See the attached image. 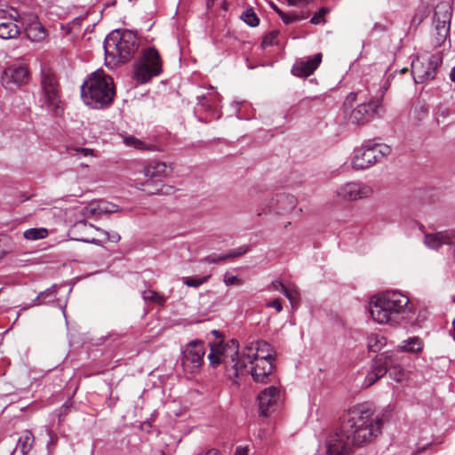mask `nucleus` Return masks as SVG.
<instances>
[{"instance_id":"36","label":"nucleus","mask_w":455,"mask_h":455,"mask_svg":"<svg viewBox=\"0 0 455 455\" xmlns=\"http://www.w3.org/2000/svg\"><path fill=\"white\" fill-rule=\"evenodd\" d=\"M210 278V275H205L200 278H194L189 276L182 277V282L188 287L197 288L202 284L205 283Z\"/></svg>"},{"instance_id":"8","label":"nucleus","mask_w":455,"mask_h":455,"mask_svg":"<svg viewBox=\"0 0 455 455\" xmlns=\"http://www.w3.org/2000/svg\"><path fill=\"white\" fill-rule=\"evenodd\" d=\"M39 103L42 108L56 114L60 108L59 83L56 76L49 71L44 70L41 75Z\"/></svg>"},{"instance_id":"3","label":"nucleus","mask_w":455,"mask_h":455,"mask_svg":"<svg viewBox=\"0 0 455 455\" xmlns=\"http://www.w3.org/2000/svg\"><path fill=\"white\" fill-rule=\"evenodd\" d=\"M409 298L396 291H388L373 297L370 302L369 312L378 323H397L410 311Z\"/></svg>"},{"instance_id":"20","label":"nucleus","mask_w":455,"mask_h":455,"mask_svg":"<svg viewBox=\"0 0 455 455\" xmlns=\"http://www.w3.org/2000/svg\"><path fill=\"white\" fill-rule=\"evenodd\" d=\"M275 206L273 204L270 208L277 214H289L297 205V199L294 196L289 194H280L275 198Z\"/></svg>"},{"instance_id":"47","label":"nucleus","mask_w":455,"mask_h":455,"mask_svg":"<svg viewBox=\"0 0 455 455\" xmlns=\"http://www.w3.org/2000/svg\"><path fill=\"white\" fill-rule=\"evenodd\" d=\"M249 449L246 446H238L235 449V455H248Z\"/></svg>"},{"instance_id":"12","label":"nucleus","mask_w":455,"mask_h":455,"mask_svg":"<svg viewBox=\"0 0 455 455\" xmlns=\"http://www.w3.org/2000/svg\"><path fill=\"white\" fill-rule=\"evenodd\" d=\"M388 88V82L387 81L379 93L372 97L369 102H363L359 105L351 112L350 121L355 124H363L367 123L371 117L378 115V109L380 108L381 100Z\"/></svg>"},{"instance_id":"39","label":"nucleus","mask_w":455,"mask_h":455,"mask_svg":"<svg viewBox=\"0 0 455 455\" xmlns=\"http://www.w3.org/2000/svg\"><path fill=\"white\" fill-rule=\"evenodd\" d=\"M223 281L226 283V285H228V286L235 285H235H242L243 284V281L237 275H230L228 273H227L224 275Z\"/></svg>"},{"instance_id":"18","label":"nucleus","mask_w":455,"mask_h":455,"mask_svg":"<svg viewBox=\"0 0 455 455\" xmlns=\"http://www.w3.org/2000/svg\"><path fill=\"white\" fill-rule=\"evenodd\" d=\"M388 353H383L376 356L372 361L371 369L365 377L363 386L369 387L387 372Z\"/></svg>"},{"instance_id":"57","label":"nucleus","mask_w":455,"mask_h":455,"mask_svg":"<svg viewBox=\"0 0 455 455\" xmlns=\"http://www.w3.org/2000/svg\"><path fill=\"white\" fill-rule=\"evenodd\" d=\"M452 326H453V332H452L451 335L453 337V339L455 340V319L452 322Z\"/></svg>"},{"instance_id":"53","label":"nucleus","mask_w":455,"mask_h":455,"mask_svg":"<svg viewBox=\"0 0 455 455\" xmlns=\"http://www.w3.org/2000/svg\"><path fill=\"white\" fill-rule=\"evenodd\" d=\"M198 455H219V452L215 449L208 450L207 451L202 452Z\"/></svg>"},{"instance_id":"37","label":"nucleus","mask_w":455,"mask_h":455,"mask_svg":"<svg viewBox=\"0 0 455 455\" xmlns=\"http://www.w3.org/2000/svg\"><path fill=\"white\" fill-rule=\"evenodd\" d=\"M223 260H226L225 254L218 255L216 253H213L204 257L200 261L208 264H216Z\"/></svg>"},{"instance_id":"35","label":"nucleus","mask_w":455,"mask_h":455,"mask_svg":"<svg viewBox=\"0 0 455 455\" xmlns=\"http://www.w3.org/2000/svg\"><path fill=\"white\" fill-rule=\"evenodd\" d=\"M385 344V340L383 337H379L377 335H371L368 338V348L371 352H379L383 345Z\"/></svg>"},{"instance_id":"13","label":"nucleus","mask_w":455,"mask_h":455,"mask_svg":"<svg viewBox=\"0 0 455 455\" xmlns=\"http://www.w3.org/2000/svg\"><path fill=\"white\" fill-rule=\"evenodd\" d=\"M240 355V351H238V343L235 340H231V345L225 346L221 351H218L213 347L211 348V353L208 355V359L210 363L216 367L220 363H223L226 368V373L229 379L232 380L234 384H238V381L235 380V375L232 374V364L230 363V360L234 359L236 362V358Z\"/></svg>"},{"instance_id":"5","label":"nucleus","mask_w":455,"mask_h":455,"mask_svg":"<svg viewBox=\"0 0 455 455\" xmlns=\"http://www.w3.org/2000/svg\"><path fill=\"white\" fill-rule=\"evenodd\" d=\"M106 60L114 64L129 60L139 47L136 36L131 31L115 30L107 36L104 41Z\"/></svg>"},{"instance_id":"48","label":"nucleus","mask_w":455,"mask_h":455,"mask_svg":"<svg viewBox=\"0 0 455 455\" xmlns=\"http://www.w3.org/2000/svg\"><path fill=\"white\" fill-rule=\"evenodd\" d=\"M357 96H358L357 92H350L346 98V103L351 104V103L355 102L356 100Z\"/></svg>"},{"instance_id":"14","label":"nucleus","mask_w":455,"mask_h":455,"mask_svg":"<svg viewBox=\"0 0 455 455\" xmlns=\"http://www.w3.org/2000/svg\"><path fill=\"white\" fill-rule=\"evenodd\" d=\"M29 80V71L24 65H13L4 69L1 75L2 85L10 91H13Z\"/></svg>"},{"instance_id":"2","label":"nucleus","mask_w":455,"mask_h":455,"mask_svg":"<svg viewBox=\"0 0 455 455\" xmlns=\"http://www.w3.org/2000/svg\"><path fill=\"white\" fill-rule=\"evenodd\" d=\"M274 350L265 340H255L248 343L241 351L236 362L231 359L232 374L235 380L240 377L251 375L258 383L270 381L273 375Z\"/></svg>"},{"instance_id":"26","label":"nucleus","mask_w":455,"mask_h":455,"mask_svg":"<svg viewBox=\"0 0 455 455\" xmlns=\"http://www.w3.org/2000/svg\"><path fill=\"white\" fill-rule=\"evenodd\" d=\"M275 10L277 12V13L279 14V17L282 19V20L283 21L284 24H291L293 22H296V21H299V20H305L308 17V15L304 12H284L283 11H281L280 9H278L277 7H274Z\"/></svg>"},{"instance_id":"41","label":"nucleus","mask_w":455,"mask_h":455,"mask_svg":"<svg viewBox=\"0 0 455 455\" xmlns=\"http://www.w3.org/2000/svg\"><path fill=\"white\" fill-rule=\"evenodd\" d=\"M75 228L76 229H82V228H95L97 230V232H99L100 235L103 237V232L105 230L101 229V228H95L93 225L92 224H88L86 221H79L77 222L76 225H75Z\"/></svg>"},{"instance_id":"56","label":"nucleus","mask_w":455,"mask_h":455,"mask_svg":"<svg viewBox=\"0 0 455 455\" xmlns=\"http://www.w3.org/2000/svg\"><path fill=\"white\" fill-rule=\"evenodd\" d=\"M215 1L216 0H206L207 6L210 7V6L213 5Z\"/></svg>"},{"instance_id":"29","label":"nucleus","mask_w":455,"mask_h":455,"mask_svg":"<svg viewBox=\"0 0 455 455\" xmlns=\"http://www.w3.org/2000/svg\"><path fill=\"white\" fill-rule=\"evenodd\" d=\"M142 298L145 302L159 306H164L166 302V298L163 294L149 289L142 292Z\"/></svg>"},{"instance_id":"61","label":"nucleus","mask_w":455,"mask_h":455,"mask_svg":"<svg viewBox=\"0 0 455 455\" xmlns=\"http://www.w3.org/2000/svg\"><path fill=\"white\" fill-rule=\"evenodd\" d=\"M453 301L455 302V298L453 299Z\"/></svg>"},{"instance_id":"31","label":"nucleus","mask_w":455,"mask_h":455,"mask_svg":"<svg viewBox=\"0 0 455 455\" xmlns=\"http://www.w3.org/2000/svg\"><path fill=\"white\" fill-rule=\"evenodd\" d=\"M123 141L127 147H132L136 149L148 151L155 150V148L153 146H148L144 141L132 135L124 136L123 138Z\"/></svg>"},{"instance_id":"4","label":"nucleus","mask_w":455,"mask_h":455,"mask_svg":"<svg viewBox=\"0 0 455 455\" xmlns=\"http://www.w3.org/2000/svg\"><path fill=\"white\" fill-rule=\"evenodd\" d=\"M114 95L113 79L100 69L89 75L81 85V97L84 104L93 108L108 107Z\"/></svg>"},{"instance_id":"54","label":"nucleus","mask_w":455,"mask_h":455,"mask_svg":"<svg viewBox=\"0 0 455 455\" xmlns=\"http://www.w3.org/2000/svg\"><path fill=\"white\" fill-rule=\"evenodd\" d=\"M311 0H288L290 5H296L299 3H308Z\"/></svg>"},{"instance_id":"6","label":"nucleus","mask_w":455,"mask_h":455,"mask_svg":"<svg viewBox=\"0 0 455 455\" xmlns=\"http://www.w3.org/2000/svg\"><path fill=\"white\" fill-rule=\"evenodd\" d=\"M163 71L162 60L155 47L144 49L133 65V78L140 84L148 83Z\"/></svg>"},{"instance_id":"16","label":"nucleus","mask_w":455,"mask_h":455,"mask_svg":"<svg viewBox=\"0 0 455 455\" xmlns=\"http://www.w3.org/2000/svg\"><path fill=\"white\" fill-rule=\"evenodd\" d=\"M373 193L371 186L360 182H349L341 186L336 195L341 200L355 201L370 197Z\"/></svg>"},{"instance_id":"52","label":"nucleus","mask_w":455,"mask_h":455,"mask_svg":"<svg viewBox=\"0 0 455 455\" xmlns=\"http://www.w3.org/2000/svg\"><path fill=\"white\" fill-rule=\"evenodd\" d=\"M291 291L290 289H288L287 287H285L284 285L283 286V288L281 289V292L287 298V299H291L290 298V294H291Z\"/></svg>"},{"instance_id":"10","label":"nucleus","mask_w":455,"mask_h":455,"mask_svg":"<svg viewBox=\"0 0 455 455\" xmlns=\"http://www.w3.org/2000/svg\"><path fill=\"white\" fill-rule=\"evenodd\" d=\"M204 344L201 340H192L182 350L181 365L186 372L195 374L204 364L205 355Z\"/></svg>"},{"instance_id":"59","label":"nucleus","mask_w":455,"mask_h":455,"mask_svg":"<svg viewBox=\"0 0 455 455\" xmlns=\"http://www.w3.org/2000/svg\"><path fill=\"white\" fill-rule=\"evenodd\" d=\"M4 12H5L4 11H0V14L4 13Z\"/></svg>"},{"instance_id":"28","label":"nucleus","mask_w":455,"mask_h":455,"mask_svg":"<svg viewBox=\"0 0 455 455\" xmlns=\"http://www.w3.org/2000/svg\"><path fill=\"white\" fill-rule=\"evenodd\" d=\"M33 443V434L28 430L24 431L18 441V447L23 455H26L31 450Z\"/></svg>"},{"instance_id":"43","label":"nucleus","mask_w":455,"mask_h":455,"mask_svg":"<svg viewBox=\"0 0 455 455\" xmlns=\"http://www.w3.org/2000/svg\"><path fill=\"white\" fill-rule=\"evenodd\" d=\"M267 307H274L277 312H281L283 310V306L281 299H275L273 301L267 304Z\"/></svg>"},{"instance_id":"60","label":"nucleus","mask_w":455,"mask_h":455,"mask_svg":"<svg viewBox=\"0 0 455 455\" xmlns=\"http://www.w3.org/2000/svg\"><path fill=\"white\" fill-rule=\"evenodd\" d=\"M453 4H455V0H452Z\"/></svg>"},{"instance_id":"45","label":"nucleus","mask_w":455,"mask_h":455,"mask_svg":"<svg viewBox=\"0 0 455 455\" xmlns=\"http://www.w3.org/2000/svg\"><path fill=\"white\" fill-rule=\"evenodd\" d=\"M19 17H20V15L15 9H11L8 12V18H9L8 20L15 22L19 20Z\"/></svg>"},{"instance_id":"46","label":"nucleus","mask_w":455,"mask_h":455,"mask_svg":"<svg viewBox=\"0 0 455 455\" xmlns=\"http://www.w3.org/2000/svg\"><path fill=\"white\" fill-rule=\"evenodd\" d=\"M290 298L291 299H288L290 300L291 304L293 306L299 300V293H298V291L296 290H291V294H290Z\"/></svg>"},{"instance_id":"34","label":"nucleus","mask_w":455,"mask_h":455,"mask_svg":"<svg viewBox=\"0 0 455 455\" xmlns=\"http://www.w3.org/2000/svg\"><path fill=\"white\" fill-rule=\"evenodd\" d=\"M241 19L248 24L250 27H257L259 23V20L257 16V14L252 11V9H247L245 10L242 15Z\"/></svg>"},{"instance_id":"7","label":"nucleus","mask_w":455,"mask_h":455,"mask_svg":"<svg viewBox=\"0 0 455 455\" xmlns=\"http://www.w3.org/2000/svg\"><path fill=\"white\" fill-rule=\"evenodd\" d=\"M390 153L391 148L388 145L366 140L355 149L352 159V167L355 170L367 169L376 163L381 162Z\"/></svg>"},{"instance_id":"49","label":"nucleus","mask_w":455,"mask_h":455,"mask_svg":"<svg viewBox=\"0 0 455 455\" xmlns=\"http://www.w3.org/2000/svg\"><path fill=\"white\" fill-rule=\"evenodd\" d=\"M76 151L81 153L84 156H89L92 155V149L90 148H76Z\"/></svg>"},{"instance_id":"24","label":"nucleus","mask_w":455,"mask_h":455,"mask_svg":"<svg viewBox=\"0 0 455 455\" xmlns=\"http://www.w3.org/2000/svg\"><path fill=\"white\" fill-rule=\"evenodd\" d=\"M449 242V236L443 232L427 234L424 237V243L430 249L438 250L443 243Z\"/></svg>"},{"instance_id":"55","label":"nucleus","mask_w":455,"mask_h":455,"mask_svg":"<svg viewBox=\"0 0 455 455\" xmlns=\"http://www.w3.org/2000/svg\"><path fill=\"white\" fill-rule=\"evenodd\" d=\"M450 77L452 82H455V67L451 69L450 73Z\"/></svg>"},{"instance_id":"22","label":"nucleus","mask_w":455,"mask_h":455,"mask_svg":"<svg viewBox=\"0 0 455 455\" xmlns=\"http://www.w3.org/2000/svg\"><path fill=\"white\" fill-rule=\"evenodd\" d=\"M25 34L28 40L31 42H42L47 35L46 29L38 21L37 18H35L31 22L26 25Z\"/></svg>"},{"instance_id":"19","label":"nucleus","mask_w":455,"mask_h":455,"mask_svg":"<svg viewBox=\"0 0 455 455\" xmlns=\"http://www.w3.org/2000/svg\"><path fill=\"white\" fill-rule=\"evenodd\" d=\"M322 53L298 60L291 68V73L298 77H307L312 75L322 62Z\"/></svg>"},{"instance_id":"9","label":"nucleus","mask_w":455,"mask_h":455,"mask_svg":"<svg viewBox=\"0 0 455 455\" xmlns=\"http://www.w3.org/2000/svg\"><path fill=\"white\" fill-rule=\"evenodd\" d=\"M443 63L440 53L418 56L411 62L413 79L417 84H423L435 77L437 68Z\"/></svg>"},{"instance_id":"38","label":"nucleus","mask_w":455,"mask_h":455,"mask_svg":"<svg viewBox=\"0 0 455 455\" xmlns=\"http://www.w3.org/2000/svg\"><path fill=\"white\" fill-rule=\"evenodd\" d=\"M248 251H249V247L247 245H243V246H240V247L231 251L228 253H226L225 257H226V259H230V258H236V257H240V256L245 254Z\"/></svg>"},{"instance_id":"58","label":"nucleus","mask_w":455,"mask_h":455,"mask_svg":"<svg viewBox=\"0 0 455 455\" xmlns=\"http://www.w3.org/2000/svg\"><path fill=\"white\" fill-rule=\"evenodd\" d=\"M212 332L214 333V335H217L219 333L218 331H213Z\"/></svg>"},{"instance_id":"44","label":"nucleus","mask_w":455,"mask_h":455,"mask_svg":"<svg viewBox=\"0 0 455 455\" xmlns=\"http://www.w3.org/2000/svg\"><path fill=\"white\" fill-rule=\"evenodd\" d=\"M325 13V10L322 9L318 13H315L312 18L310 22L313 24H319L321 22V19L323 15Z\"/></svg>"},{"instance_id":"15","label":"nucleus","mask_w":455,"mask_h":455,"mask_svg":"<svg viewBox=\"0 0 455 455\" xmlns=\"http://www.w3.org/2000/svg\"><path fill=\"white\" fill-rule=\"evenodd\" d=\"M450 8L446 4H438L434 13V22L435 23V45L440 46L443 44L450 33Z\"/></svg>"},{"instance_id":"30","label":"nucleus","mask_w":455,"mask_h":455,"mask_svg":"<svg viewBox=\"0 0 455 455\" xmlns=\"http://www.w3.org/2000/svg\"><path fill=\"white\" fill-rule=\"evenodd\" d=\"M400 347L403 351L418 353L422 350L423 345L419 338L413 337L407 340H403Z\"/></svg>"},{"instance_id":"42","label":"nucleus","mask_w":455,"mask_h":455,"mask_svg":"<svg viewBox=\"0 0 455 455\" xmlns=\"http://www.w3.org/2000/svg\"><path fill=\"white\" fill-rule=\"evenodd\" d=\"M198 104L204 109H210L212 108V99H208L204 95L197 97Z\"/></svg>"},{"instance_id":"21","label":"nucleus","mask_w":455,"mask_h":455,"mask_svg":"<svg viewBox=\"0 0 455 455\" xmlns=\"http://www.w3.org/2000/svg\"><path fill=\"white\" fill-rule=\"evenodd\" d=\"M119 206L107 201L92 202L86 208V213L92 216H100L106 213H114L119 211Z\"/></svg>"},{"instance_id":"51","label":"nucleus","mask_w":455,"mask_h":455,"mask_svg":"<svg viewBox=\"0 0 455 455\" xmlns=\"http://www.w3.org/2000/svg\"><path fill=\"white\" fill-rule=\"evenodd\" d=\"M436 115L438 116H442L443 118H446L447 116H449L450 115V111L447 109V108H440L437 112H436Z\"/></svg>"},{"instance_id":"40","label":"nucleus","mask_w":455,"mask_h":455,"mask_svg":"<svg viewBox=\"0 0 455 455\" xmlns=\"http://www.w3.org/2000/svg\"><path fill=\"white\" fill-rule=\"evenodd\" d=\"M279 35V32L277 30L271 31L268 35H267L262 41L263 47L272 45L275 44V40Z\"/></svg>"},{"instance_id":"11","label":"nucleus","mask_w":455,"mask_h":455,"mask_svg":"<svg viewBox=\"0 0 455 455\" xmlns=\"http://www.w3.org/2000/svg\"><path fill=\"white\" fill-rule=\"evenodd\" d=\"M142 173L147 178V180L142 184L145 187L142 188L143 191L149 195L164 193L163 186L158 188V181L168 174V166L165 163L151 161L144 166Z\"/></svg>"},{"instance_id":"17","label":"nucleus","mask_w":455,"mask_h":455,"mask_svg":"<svg viewBox=\"0 0 455 455\" xmlns=\"http://www.w3.org/2000/svg\"><path fill=\"white\" fill-rule=\"evenodd\" d=\"M259 407L261 415L267 416L274 411L281 403V392L278 387L270 386L258 395Z\"/></svg>"},{"instance_id":"23","label":"nucleus","mask_w":455,"mask_h":455,"mask_svg":"<svg viewBox=\"0 0 455 455\" xmlns=\"http://www.w3.org/2000/svg\"><path fill=\"white\" fill-rule=\"evenodd\" d=\"M57 294V285H52V287L46 289L44 291H41L33 300L32 302L24 307L23 309L29 308L31 307L40 306L43 304H47L54 299Z\"/></svg>"},{"instance_id":"25","label":"nucleus","mask_w":455,"mask_h":455,"mask_svg":"<svg viewBox=\"0 0 455 455\" xmlns=\"http://www.w3.org/2000/svg\"><path fill=\"white\" fill-rule=\"evenodd\" d=\"M20 34V29L13 21L5 20L0 22V38L8 40L17 38Z\"/></svg>"},{"instance_id":"32","label":"nucleus","mask_w":455,"mask_h":455,"mask_svg":"<svg viewBox=\"0 0 455 455\" xmlns=\"http://www.w3.org/2000/svg\"><path fill=\"white\" fill-rule=\"evenodd\" d=\"M388 366L387 371L389 370V376L394 379L395 381H401L404 376L403 369L399 365H393L392 356L388 355Z\"/></svg>"},{"instance_id":"27","label":"nucleus","mask_w":455,"mask_h":455,"mask_svg":"<svg viewBox=\"0 0 455 455\" xmlns=\"http://www.w3.org/2000/svg\"><path fill=\"white\" fill-rule=\"evenodd\" d=\"M120 239H121V236L118 233L114 232V233L110 234L108 231L103 232V239H96V238H89V237L77 238V240H79V241L94 243L97 245H100L101 243H105V242H108V241L113 242V243H117L120 241Z\"/></svg>"},{"instance_id":"33","label":"nucleus","mask_w":455,"mask_h":455,"mask_svg":"<svg viewBox=\"0 0 455 455\" xmlns=\"http://www.w3.org/2000/svg\"><path fill=\"white\" fill-rule=\"evenodd\" d=\"M48 231L45 228H29L24 232V237L28 240H38L46 237Z\"/></svg>"},{"instance_id":"1","label":"nucleus","mask_w":455,"mask_h":455,"mask_svg":"<svg viewBox=\"0 0 455 455\" xmlns=\"http://www.w3.org/2000/svg\"><path fill=\"white\" fill-rule=\"evenodd\" d=\"M383 420L371 403H358L341 417L339 428L326 439L329 455H351L355 447H362L377 438Z\"/></svg>"},{"instance_id":"50","label":"nucleus","mask_w":455,"mask_h":455,"mask_svg":"<svg viewBox=\"0 0 455 455\" xmlns=\"http://www.w3.org/2000/svg\"><path fill=\"white\" fill-rule=\"evenodd\" d=\"M283 283L278 280H275V281L272 282V283H271V288L273 290L280 291V292H281V289L283 288Z\"/></svg>"}]
</instances>
